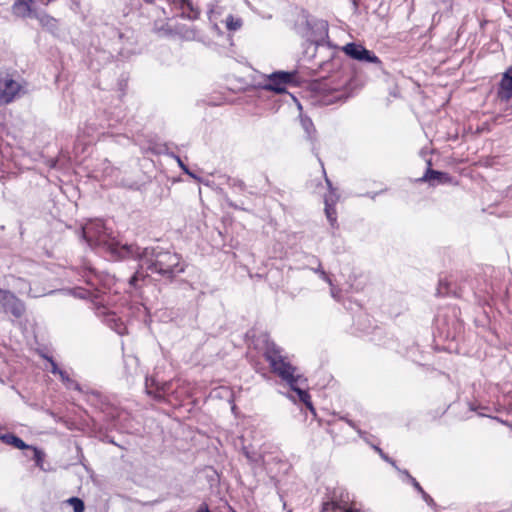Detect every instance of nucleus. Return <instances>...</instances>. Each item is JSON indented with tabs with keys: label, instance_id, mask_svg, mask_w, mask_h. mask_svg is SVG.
<instances>
[{
	"label": "nucleus",
	"instance_id": "4",
	"mask_svg": "<svg viewBox=\"0 0 512 512\" xmlns=\"http://www.w3.org/2000/svg\"><path fill=\"white\" fill-rule=\"evenodd\" d=\"M22 85L14 79L13 75L0 71V106L10 104L21 93Z\"/></svg>",
	"mask_w": 512,
	"mask_h": 512
},
{
	"label": "nucleus",
	"instance_id": "14",
	"mask_svg": "<svg viewBox=\"0 0 512 512\" xmlns=\"http://www.w3.org/2000/svg\"><path fill=\"white\" fill-rule=\"evenodd\" d=\"M119 253L122 257H128V258H137L140 261V264H142V258L144 255V249L140 248L139 246L135 244H129V245H123L121 246Z\"/></svg>",
	"mask_w": 512,
	"mask_h": 512
},
{
	"label": "nucleus",
	"instance_id": "2",
	"mask_svg": "<svg viewBox=\"0 0 512 512\" xmlns=\"http://www.w3.org/2000/svg\"><path fill=\"white\" fill-rule=\"evenodd\" d=\"M264 359L269 363L270 370L290 387L297 385L300 375L297 368L292 365L288 357L283 355L282 349L274 342H267L264 353Z\"/></svg>",
	"mask_w": 512,
	"mask_h": 512
},
{
	"label": "nucleus",
	"instance_id": "7",
	"mask_svg": "<svg viewBox=\"0 0 512 512\" xmlns=\"http://www.w3.org/2000/svg\"><path fill=\"white\" fill-rule=\"evenodd\" d=\"M146 393L157 401H164L172 392V381L158 382L154 377L146 379Z\"/></svg>",
	"mask_w": 512,
	"mask_h": 512
},
{
	"label": "nucleus",
	"instance_id": "3",
	"mask_svg": "<svg viewBox=\"0 0 512 512\" xmlns=\"http://www.w3.org/2000/svg\"><path fill=\"white\" fill-rule=\"evenodd\" d=\"M314 99L321 105H332L345 100L348 96L344 83L334 79H322L311 84Z\"/></svg>",
	"mask_w": 512,
	"mask_h": 512
},
{
	"label": "nucleus",
	"instance_id": "26",
	"mask_svg": "<svg viewBox=\"0 0 512 512\" xmlns=\"http://www.w3.org/2000/svg\"><path fill=\"white\" fill-rule=\"evenodd\" d=\"M424 500L429 503V502H432V498L425 492V494H422Z\"/></svg>",
	"mask_w": 512,
	"mask_h": 512
},
{
	"label": "nucleus",
	"instance_id": "6",
	"mask_svg": "<svg viewBox=\"0 0 512 512\" xmlns=\"http://www.w3.org/2000/svg\"><path fill=\"white\" fill-rule=\"evenodd\" d=\"M297 71H278L268 76L265 89L276 93H283L289 85H297Z\"/></svg>",
	"mask_w": 512,
	"mask_h": 512
},
{
	"label": "nucleus",
	"instance_id": "13",
	"mask_svg": "<svg viewBox=\"0 0 512 512\" xmlns=\"http://www.w3.org/2000/svg\"><path fill=\"white\" fill-rule=\"evenodd\" d=\"M34 0H15L12 5V12L18 17H29L32 14Z\"/></svg>",
	"mask_w": 512,
	"mask_h": 512
},
{
	"label": "nucleus",
	"instance_id": "27",
	"mask_svg": "<svg viewBox=\"0 0 512 512\" xmlns=\"http://www.w3.org/2000/svg\"><path fill=\"white\" fill-rule=\"evenodd\" d=\"M313 442H314L315 445H316V443L320 444V441L318 439H316V438L313 439Z\"/></svg>",
	"mask_w": 512,
	"mask_h": 512
},
{
	"label": "nucleus",
	"instance_id": "10",
	"mask_svg": "<svg viewBox=\"0 0 512 512\" xmlns=\"http://www.w3.org/2000/svg\"><path fill=\"white\" fill-rule=\"evenodd\" d=\"M176 9L181 11L180 16L189 20H196L200 16V10L194 7L191 0H172Z\"/></svg>",
	"mask_w": 512,
	"mask_h": 512
},
{
	"label": "nucleus",
	"instance_id": "20",
	"mask_svg": "<svg viewBox=\"0 0 512 512\" xmlns=\"http://www.w3.org/2000/svg\"><path fill=\"white\" fill-rule=\"evenodd\" d=\"M74 510V512H84V502L78 497H71L66 501Z\"/></svg>",
	"mask_w": 512,
	"mask_h": 512
},
{
	"label": "nucleus",
	"instance_id": "21",
	"mask_svg": "<svg viewBox=\"0 0 512 512\" xmlns=\"http://www.w3.org/2000/svg\"><path fill=\"white\" fill-rule=\"evenodd\" d=\"M33 451V459L35 461V464L40 469H43V462H44V453L38 449L37 447L30 446V448Z\"/></svg>",
	"mask_w": 512,
	"mask_h": 512
},
{
	"label": "nucleus",
	"instance_id": "11",
	"mask_svg": "<svg viewBox=\"0 0 512 512\" xmlns=\"http://www.w3.org/2000/svg\"><path fill=\"white\" fill-rule=\"evenodd\" d=\"M497 95L502 101H508L512 98V70L504 73L499 84Z\"/></svg>",
	"mask_w": 512,
	"mask_h": 512
},
{
	"label": "nucleus",
	"instance_id": "8",
	"mask_svg": "<svg viewBox=\"0 0 512 512\" xmlns=\"http://www.w3.org/2000/svg\"><path fill=\"white\" fill-rule=\"evenodd\" d=\"M322 512H361L359 509H354L350 506L349 496L340 494L339 499L334 492L331 499L323 502L321 507Z\"/></svg>",
	"mask_w": 512,
	"mask_h": 512
},
{
	"label": "nucleus",
	"instance_id": "17",
	"mask_svg": "<svg viewBox=\"0 0 512 512\" xmlns=\"http://www.w3.org/2000/svg\"><path fill=\"white\" fill-rule=\"evenodd\" d=\"M40 24L50 31L57 29V20L48 14L35 15Z\"/></svg>",
	"mask_w": 512,
	"mask_h": 512
},
{
	"label": "nucleus",
	"instance_id": "12",
	"mask_svg": "<svg viewBox=\"0 0 512 512\" xmlns=\"http://www.w3.org/2000/svg\"><path fill=\"white\" fill-rule=\"evenodd\" d=\"M338 200V197L336 194L331 191L324 197V203H325V214L330 222L331 226H335L337 224V212L335 208V204Z\"/></svg>",
	"mask_w": 512,
	"mask_h": 512
},
{
	"label": "nucleus",
	"instance_id": "23",
	"mask_svg": "<svg viewBox=\"0 0 512 512\" xmlns=\"http://www.w3.org/2000/svg\"><path fill=\"white\" fill-rule=\"evenodd\" d=\"M412 484L417 489V491H419L421 494H425L424 489L415 478H412Z\"/></svg>",
	"mask_w": 512,
	"mask_h": 512
},
{
	"label": "nucleus",
	"instance_id": "18",
	"mask_svg": "<svg viewBox=\"0 0 512 512\" xmlns=\"http://www.w3.org/2000/svg\"><path fill=\"white\" fill-rule=\"evenodd\" d=\"M291 389L298 394L300 401L303 402L306 405V407L314 413L315 409L311 402L310 394L307 391L296 387V385H293V387H291Z\"/></svg>",
	"mask_w": 512,
	"mask_h": 512
},
{
	"label": "nucleus",
	"instance_id": "16",
	"mask_svg": "<svg viewBox=\"0 0 512 512\" xmlns=\"http://www.w3.org/2000/svg\"><path fill=\"white\" fill-rule=\"evenodd\" d=\"M451 284L446 280H441L438 286V294L442 296H454L460 298L462 293L461 290H451Z\"/></svg>",
	"mask_w": 512,
	"mask_h": 512
},
{
	"label": "nucleus",
	"instance_id": "15",
	"mask_svg": "<svg viewBox=\"0 0 512 512\" xmlns=\"http://www.w3.org/2000/svg\"><path fill=\"white\" fill-rule=\"evenodd\" d=\"M0 440L5 444L11 445L20 450L30 448V445L26 444L20 437L16 436L13 433H6L1 435Z\"/></svg>",
	"mask_w": 512,
	"mask_h": 512
},
{
	"label": "nucleus",
	"instance_id": "1",
	"mask_svg": "<svg viewBox=\"0 0 512 512\" xmlns=\"http://www.w3.org/2000/svg\"><path fill=\"white\" fill-rule=\"evenodd\" d=\"M185 269L186 263L180 254L161 248H144L142 264L129 279V286L135 289L142 287L139 282L144 284L148 278L144 270L172 282Z\"/></svg>",
	"mask_w": 512,
	"mask_h": 512
},
{
	"label": "nucleus",
	"instance_id": "5",
	"mask_svg": "<svg viewBox=\"0 0 512 512\" xmlns=\"http://www.w3.org/2000/svg\"><path fill=\"white\" fill-rule=\"evenodd\" d=\"M82 236L90 246H97L107 242L109 238L108 230L104 222L95 219L87 222L82 227Z\"/></svg>",
	"mask_w": 512,
	"mask_h": 512
},
{
	"label": "nucleus",
	"instance_id": "9",
	"mask_svg": "<svg viewBox=\"0 0 512 512\" xmlns=\"http://www.w3.org/2000/svg\"><path fill=\"white\" fill-rule=\"evenodd\" d=\"M343 51L350 58L365 61L369 63H378L379 58L364 46L356 43H348L343 47Z\"/></svg>",
	"mask_w": 512,
	"mask_h": 512
},
{
	"label": "nucleus",
	"instance_id": "24",
	"mask_svg": "<svg viewBox=\"0 0 512 512\" xmlns=\"http://www.w3.org/2000/svg\"><path fill=\"white\" fill-rule=\"evenodd\" d=\"M302 123L306 131L309 133V128L313 127V124L310 119H302Z\"/></svg>",
	"mask_w": 512,
	"mask_h": 512
},
{
	"label": "nucleus",
	"instance_id": "22",
	"mask_svg": "<svg viewBox=\"0 0 512 512\" xmlns=\"http://www.w3.org/2000/svg\"><path fill=\"white\" fill-rule=\"evenodd\" d=\"M241 26V22L239 20L234 21L233 17L230 16L227 21V28L231 30H236Z\"/></svg>",
	"mask_w": 512,
	"mask_h": 512
},
{
	"label": "nucleus",
	"instance_id": "19",
	"mask_svg": "<svg viewBox=\"0 0 512 512\" xmlns=\"http://www.w3.org/2000/svg\"><path fill=\"white\" fill-rule=\"evenodd\" d=\"M446 176H447L446 173L436 171V170L429 168V169H427L423 179L426 181H429V182H431L433 180L442 181V179L445 178Z\"/></svg>",
	"mask_w": 512,
	"mask_h": 512
},
{
	"label": "nucleus",
	"instance_id": "25",
	"mask_svg": "<svg viewBox=\"0 0 512 512\" xmlns=\"http://www.w3.org/2000/svg\"><path fill=\"white\" fill-rule=\"evenodd\" d=\"M196 512H210L207 504H202Z\"/></svg>",
	"mask_w": 512,
	"mask_h": 512
}]
</instances>
